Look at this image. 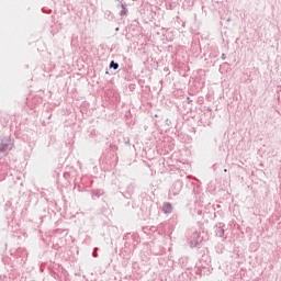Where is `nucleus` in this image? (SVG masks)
<instances>
[{
	"instance_id": "obj_6",
	"label": "nucleus",
	"mask_w": 281,
	"mask_h": 281,
	"mask_svg": "<svg viewBox=\"0 0 281 281\" xmlns=\"http://www.w3.org/2000/svg\"><path fill=\"white\" fill-rule=\"evenodd\" d=\"M98 248H94V251H93V254H92V256H93V258H98Z\"/></svg>"
},
{
	"instance_id": "obj_2",
	"label": "nucleus",
	"mask_w": 281,
	"mask_h": 281,
	"mask_svg": "<svg viewBox=\"0 0 281 281\" xmlns=\"http://www.w3.org/2000/svg\"><path fill=\"white\" fill-rule=\"evenodd\" d=\"M201 236H199V234L198 233H194L193 235H192V237H191V239H190V246L192 247V248H194V247H198L199 246V243H201Z\"/></svg>"
},
{
	"instance_id": "obj_3",
	"label": "nucleus",
	"mask_w": 281,
	"mask_h": 281,
	"mask_svg": "<svg viewBox=\"0 0 281 281\" xmlns=\"http://www.w3.org/2000/svg\"><path fill=\"white\" fill-rule=\"evenodd\" d=\"M162 211L165 212V214H170L172 212V204L170 203L164 204Z\"/></svg>"
},
{
	"instance_id": "obj_5",
	"label": "nucleus",
	"mask_w": 281,
	"mask_h": 281,
	"mask_svg": "<svg viewBox=\"0 0 281 281\" xmlns=\"http://www.w3.org/2000/svg\"><path fill=\"white\" fill-rule=\"evenodd\" d=\"M126 12H127L126 9H123V10L121 11L120 15H121V16H126Z\"/></svg>"
},
{
	"instance_id": "obj_4",
	"label": "nucleus",
	"mask_w": 281,
	"mask_h": 281,
	"mask_svg": "<svg viewBox=\"0 0 281 281\" xmlns=\"http://www.w3.org/2000/svg\"><path fill=\"white\" fill-rule=\"evenodd\" d=\"M110 67H111V69H117L120 67V65L115 61H111Z\"/></svg>"
},
{
	"instance_id": "obj_1",
	"label": "nucleus",
	"mask_w": 281,
	"mask_h": 281,
	"mask_svg": "<svg viewBox=\"0 0 281 281\" xmlns=\"http://www.w3.org/2000/svg\"><path fill=\"white\" fill-rule=\"evenodd\" d=\"M13 143L12 140H8L7 143H2L0 145V153H10L12 150Z\"/></svg>"
},
{
	"instance_id": "obj_7",
	"label": "nucleus",
	"mask_w": 281,
	"mask_h": 281,
	"mask_svg": "<svg viewBox=\"0 0 281 281\" xmlns=\"http://www.w3.org/2000/svg\"><path fill=\"white\" fill-rule=\"evenodd\" d=\"M121 8H122L123 10H126V4H125V3H122V4H121Z\"/></svg>"
}]
</instances>
